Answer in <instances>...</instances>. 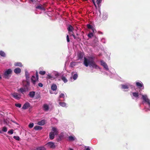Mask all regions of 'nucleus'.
I'll return each mask as SVG.
<instances>
[{
	"instance_id": "obj_35",
	"label": "nucleus",
	"mask_w": 150,
	"mask_h": 150,
	"mask_svg": "<svg viewBox=\"0 0 150 150\" xmlns=\"http://www.w3.org/2000/svg\"><path fill=\"white\" fill-rule=\"evenodd\" d=\"M13 129H11L8 132V133L9 134H12L13 133Z\"/></svg>"
},
{
	"instance_id": "obj_59",
	"label": "nucleus",
	"mask_w": 150,
	"mask_h": 150,
	"mask_svg": "<svg viewBox=\"0 0 150 150\" xmlns=\"http://www.w3.org/2000/svg\"><path fill=\"white\" fill-rule=\"evenodd\" d=\"M76 35H78V34H76Z\"/></svg>"
},
{
	"instance_id": "obj_15",
	"label": "nucleus",
	"mask_w": 150,
	"mask_h": 150,
	"mask_svg": "<svg viewBox=\"0 0 150 150\" xmlns=\"http://www.w3.org/2000/svg\"><path fill=\"white\" fill-rule=\"evenodd\" d=\"M45 123V120H42L38 122V124L40 125H43Z\"/></svg>"
},
{
	"instance_id": "obj_2",
	"label": "nucleus",
	"mask_w": 150,
	"mask_h": 150,
	"mask_svg": "<svg viewBox=\"0 0 150 150\" xmlns=\"http://www.w3.org/2000/svg\"><path fill=\"white\" fill-rule=\"evenodd\" d=\"M22 83L24 87L28 88L30 86V82H29V81H23Z\"/></svg>"
},
{
	"instance_id": "obj_20",
	"label": "nucleus",
	"mask_w": 150,
	"mask_h": 150,
	"mask_svg": "<svg viewBox=\"0 0 150 150\" xmlns=\"http://www.w3.org/2000/svg\"><path fill=\"white\" fill-rule=\"evenodd\" d=\"M83 54L81 52L79 53L78 54V59H82L83 58Z\"/></svg>"
},
{
	"instance_id": "obj_24",
	"label": "nucleus",
	"mask_w": 150,
	"mask_h": 150,
	"mask_svg": "<svg viewBox=\"0 0 150 150\" xmlns=\"http://www.w3.org/2000/svg\"><path fill=\"white\" fill-rule=\"evenodd\" d=\"M34 150H46L45 148L43 146L38 147L36 148V149Z\"/></svg>"
},
{
	"instance_id": "obj_58",
	"label": "nucleus",
	"mask_w": 150,
	"mask_h": 150,
	"mask_svg": "<svg viewBox=\"0 0 150 150\" xmlns=\"http://www.w3.org/2000/svg\"><path fill=\"white\" fill-rule=\"evenodd\" d=\"M1 132H1V131H0V133H1Z\"/></svg>"
},
{
	"instance_id": "obj_46",
	"label": "nucleus",
	"mask_w": 150,
	"mask_h": 150,
	"mask_svg": "<svg viewBox=\"0 0 150 150\" xmlns=\"http://www.w3.org/2000/svg\"><path fill=\"white\" fill-rule=\"evenodd\" d=\"M40 97V95L39 94L37 93L36 94V99H38Z\"/></svg>"
},
{
	"instance_id": "obj_27",
	"label": "nucleus",
	"mask_w": 150,
	"mask_h": 150,
	"mask_svg": "<svg viewBox=\"0 0 150 150\" xmlns=\"http://www.w3.org/2000/svg\"><path fill=\"white\" fill-rule=\"evenodd\" d=\"M62 80L64 82L66 83L67 82V79L64 76H62L61 78Z\"/></svg>"
},
{
	"instance_id": "obj_50",
	"label": "nucleus",
	"mask_w": 150,
	"mask_h": 150,
	"mask_svg": "<svg viewBox=\"0 0 150 150\" xmlns=\"http://www.w3.org/2000/svg\"><path fill=\"white\" fill-rule=\"evenodd\" d=\"M92 0V1L94 5L95 6L96 8H97V6H96V3H95V1H94V0Z\"/></svg>"
},
{
	"instance_id": "obj_39",
	"label": "nucleus",
	"mask_w": 150,
	"mask_h": 150,
	"mask_svg": "<svg viewBox=\"0 0 150 150\" xmlns=\"http://www.w3.org/2000/svg\"><path fill=\"white\" fill-rule=\"evenodd\" d=\"M87 27L88 29H91L93 27L91 25H90L89 24H88L87 25Z\"/></svg>"
},
{
	"instance_id": "obj_17",
	"label": "nucleus",
	"mask_w": 150,
	"mask_h": 150,
	"mask_svg": "<svg viewBox=\"0 0 150 150\" xmlns=\"http://www.w3.org/2000/svg\"><path fill=\"white\" fill-rule=\"evenodd\" d=\"M14 72L16 74H19L21 72V70L19 68H16L14 69Z\"/></svg>"
},
{
	"instance_id": "obj_26",
	"label": "nucleus",
	"mask_w": 150,
	"mask_h": 150,
	"mask_svg": "<svg viewBox=\"0 0 150 150\" xmlns=\"http://www.w3.org/2000/svg\"><path fill=\"white\" fill-rule=\"evenodd\" d=\"M59 104L63 107H65L66 106V104L64 102H60L59 103Z\"/></svg>"
},
{
	"instance_id": "obj_36",
	"label": "nucleus",
	"mask_w": 150,
	"mask_h": 150,
	"mask_svg": "<svg viewBox=\"0 0 150 150\" xmlns=\"http://www.w3.org/2000/svg\"><path fill=\"white\" fill-rule=\"evenodd\" d=\"M13 138L16 139L17 140L19 141L20 139V138L19 136H14Z\"/></svg>"
},
{
	"instance_id": "obj_22",
	"label": "nucleus",
	"mask_w": 150,
	"mask_h": 150,
	"mask_svg": "<svg viewBox=\"0 0 150 150\" xmlns=\"http://www.w3.org/2000/svg\"><path fill=\"white\" fill-rule=\"evenodd\" d=\"M42 127L38 126H35L34 127V129L35 130H41L42 129Z\"/></svg>"
},
{
	"instance_id": "obj_47",
	"label": "nucleus",
	"mask_w": 150,
	"mask_h": 150,
	"mask_svg": "<svg viewBox=\"0 0 150 150\" xmlns=\"http://www.w3.org/2000/svg\"><path fill=\"white\" fill-rule=\"evenodd\" d=\"M101 0H97L96 3L98 5H99V4L101 3Z\"/></svg>"
},
{
	"instance_id": "obj_21",
	"label": "nucleus",
	"mask_w": 150,
	"mask_h": 150,
	"mask_svg": "<svg viewBox=\"0 0 150 150\" xmlns=\"http://www.w3.org/2000/svg\"><path fill=\"white\" fill-rule=\"evenodd\" d=\"M36 8L37 9H39L41 10H44V8L42 6V5H40L36 7Z\"/></svg>"
},
{
	"instance_id": "obj_40",
	"label": "nucleus",
	"mask_w": 150,
	"mask_h": 150,
	"mask_svg": "<svg viewBox=\"0 0 150 150\" xmlns=\"http://www.w3.org/2000/svg\"><path fill=\"white\" fill-rule=\"evenodd\" d=\"M93 33H91L88 34V36L89 38H91L92 37H93Z\"/></svg>"
},
{
	"instance_id": "obj_32",
	"label": "nucleus",
	"mask_w": 150,
	"mask_h": 150,
	"mask_svg": "<svg viewBox=\"0 0 150 150\" xmlns=\"http://www.w3.org/2000/svg\"><path fill=\"white\" fill-rule=\"evenodd\" d=\"M46 72L45 71H39L40 74L42 75H44L45 74Z\"/></svg>"
},
{
	"instance_id": "obj_45",
	"label": "nucleus",
	"mask_w": 150,
	"mask_h": 150,
	"mask_svg": "<svg viewBox=\"0 0 150 150\" xmlns=\"http://www.w3.org/2000/svg\"><path fill=\"white\" fill-rule=\"evenodd\" d=\"M34 125V124L33 123H30L29 125V127L30 128H32Z\"/></svg>"
},
{
	"instance_id": "obj_8",
	"label": "nucleus",
	"mask_w": 150,
	"mask_h": 150,
	"mask_svg": "<svg viewBox=\"0 0 150 150\" xmlns=\"http://www.w3.org/2000/svg\"><path fill=\"white\" fill-rule=\"evenodd\" d=\"M30 106V104L28 102L25 103L22 107V109L25 110L28 109Z\"/></svg>"
},
{
	"instance_id": "obj_7",
	"label": "nucleus",
	"mask_w": 150,
	"mask_h": 150,
	"mask_svg": "<svg viewBox=\"0 0 150 150\" xmlns=\"http://www.w3.org/2000/svg\"><path fill=\"white\" fill-rule=\"evenodd\" d=\"M136 86L138 87L139 89L143 88L142 89L144 88L143 84L142 82H137L136 83Z\"/></svg>"
},
{
	"instance_id": "obj_55",
	"label": "nucleus",
	"mask_w": 150,
	"mask_h": 150,
	"mask_svg": "<svg viewBox=\"0 0 150 150\" xmlns=\"http://www.w3.org/2000/svg\"><path fill=\"white\" fill-rule=\"evenodd\" d=\"M79 39V37H76V39L77 40L78 39Z\"/></svg>"
},
{
	"instance_id": "obj_52",
	"label": "nucleus",
	"mask_w": 150,
	"mask_h": 150,
	"mask_svg": "<svg viewBox=\"0 0 150 150\" xmlns=\"http://www.w3.org/2000/svg\"><path fill=\"white\" fill-rule=\"evenodd\" d=\"M91 29L92 30V31L93 33H94V31H96L95 29L93 28V27L92 28H91Z\"/></svg>"
},
{
	"instance_id": "obj_6",
	"label": "nucleus",
	"mask_w": 150,
	"mask_h": 150,
	"mask_svg": "<svg viewBox=\"0 0 150 150\" xmlns=\"http://www.w3.org/2000/svg\"><path fill=\"white\" fill-rule=\"evenodd\" d=\"M31 82L33 85H35L36 82H38L39 80H37L35 76H32L31 79Z\"/></svg>"
},
{
	"instance_id": "obj_18",
	"label": "nucleus",
	"mask_w": 150,
	"mask_h": 150,
	"mask_svg": "<svg viewBox=\"0 0 150 150\" xmlns=\"http://www.w3.org/2000/svg\"><path fill=\"white\" fill-rule=\"evenodd\" d=\"M43 108L44 110L46 111H48L49 109V107L48 105L47 104H44L43 105Z\"/></svg>"
},
{
	"instance_id": "obj_37",
	"label": "nucleus",
	"mask_w": 150,
	"mask_h": 150,
	"mask_svg": "<svg viewBox=\"0 0 150 150\" xmlns=\"http://www.w3.org/2000/svg\"><path fill=\"white\" fill-rule=\"evenodd\" d=\"M78 77V75L77 74H74L73 76V79L74 80H76V79Z\"/></svg>"
},
{
	"instance_id": "obj_38",
	"label": "nucleus",
	"mask_w": 150,
	"mask_h": 150,
	"mask_svg": "<svg viewBox=\"0 0 150 150\" xmlns=\"http://www.w3.org/2000/svg\"><path fill=\"white\" fill-rule=\"evenodd\" d=\"M7 129L6 127H4L2 129V131L4 132H6L7 131Z\"/></svg>"
},
{
	"instance_id": "obj_49",
	"label": "nucleus",
	"mask_w": 150,
	"mask_h": 150,
	"mask_svg": "<svg viewBox=\"0 0 150 150\" xmlns=\"http://www.w3.org/2000/svg\"><path fill=\"white\" fill-rule=\"evenodd\" d=\"M72 34L70 35H72L73 38H74V39H76V37L75 36V35H74V33L73 32H72Z\"/></svg>"
},
{
	"instance_id": "obj_11",
	"label": "nucleus",
	"mask_w": 150,
	"mask_h": 150,
	"mask_svg": "<svg viewBox=\"0 0 150 150\" xmlns=\"http://www.w3.org/2000/svg\"><path fill=\"white\" fill-rule=\"evenodd\" d=\"M12 72L11 70L9 69L6 71L4 73V75L5 76H7L10 74Z\"/></svg>"
},
{
	"instance_id": "obj_4",
	"label": "nucleus",
	"mask_w": 150,
	"mask_h": 150,
	"mask_svg": "<svg viewBox=\"0 0 150 150\" xmlns=\"http://www.w3.org/2000/svg\"><path fill=\"white\" fill-rule=\"evenodd\" d=\"M142 98L143 100L147 102L149 105V107H150V101L147 98V96L143 95L142 96Z\"/></svg>"
},
{
	"instance_id": "obj_30",
	"label": "nucleus",
	"mask_w": 150,
	"mask_h": 150,
	"mask_svg": "<svg viewBox=\"0 0 150 150\" xmlns=\"http://www.w3.org/2000/svg\"><path fill=\"white\" fill-rule=\"evenodd\" d=\"M76 64V63L75 62H72L70 63V66L71 67H73Z\"/></svg>"
},
{
	"instance_id": "obj_14",
	"label": "nucleus",
	"mask_w": 150,
	"mask_h": 150,
	"mask_svg": "<svg viewBox=\"0 0 150 150\" xmlns=\"http://www.w3.org/2000/svg\"><path fill=\"white\" fill-rule=\"evenodd\" d=\"M35 92L34 91H30L29 92L28 95L31 98H33L34 97L35 95Z\"/></svg>"
},
{
	"instance_id": "obj_43",
	"label": "nucleus",
	"mask_w": 150,
	"mask_h": 150,
	"mask_svg": "<svg viewBox=\"0 0 150 150\" xmlns=\"http://www.w3.org/2000/svg\"><path fill=\"white\" fill-rule=\"evenodd\" d=\"M64 94L63 93H61L59 96V98H64Z\"/></svg>"
},
{
	"instance_id": "obj_13",
	"label": "nucleus",
	"mask_w": 150,
	"mask_h": 150,
	"mask_svg": "<svg viewBox=\"0 0 150 150\" xmlns=\"http://www.w3.org/2000/svg\"><path fill=\"white\" fill-rule=\"evenodd\" d=\"M25 76L26 80L29 81L30 78V74L27 70H25Z\"/></svg>"
},
{
	"instance_id": "obj_53",
	"label": "nucleus",
	"mask_w": 150,
	"mask_h": 150,
	"mask_svg": "<svg viewBox=\"0 0 150 150\" xmlns=\"http://www.w3.org/2000/svg\"><path fill=\"white\" fill-rule=\"evenodd\" d=\"M35 0H29V2L30 3H31V2H33Z\"/></svg>"
},
{
	"instance_id": "obj_51",
	"label": "nucleus",
	"mask_w": 150,
	"mask_h": 150,
	"mask_svg": "<svg viewBox=\"0 0 150 150\" xmlns=\"http://www.w3.org/2000/svg\"><path fill=\"white\" fill-rule=\"evenodd\" d=\"M38 86L40 87H42L43 86V84L42 83H38Z\"/></svg>"
},
{
	"instance_id": "obj_19",
	"label": "nucleus",
	"mask_w": 150,
	"mask_h": 150,
	"mask_svg": "<svg viewBox=\"0 0 150 150\" xmlns=\"http://www.w3.org/2000/svg\"><path fill=\"white\" fill-rule=\"evenodd\" d=\"M57 86L55 84H53L51 86V89L53 91L56 90L57 89Z\"/></svg>"
},
{
	"instance_id": "obj_29",
	"label": "nucleus",
	"mask_w": 150,
	"mask_h": 150,
	"mask_svg": "<svg viewBox=\"0 0 150 150\" xmlns=\"http://www.w3.org/2000/svg\"><path fill=\"white\" fill-rule=\"evenodd\" d=\"M0 55L2 57H4L5 56V53L3 51H0Z\"/></svg>"
},
{
	"instance_id": "obj_3",
	"label": "nucleus",
	"mask_w": 150,
	"mask_h": 150,
	"mask_svg": "<svg viewBox=\"0 0 150 150\" xmlns=\"http://www.w3.org/2000/svg\"><path fill=\"white\" fill-rule=\"evenodd\" d=\"M12 96L15 98L19 100L21 98L20 96H19L18 93H12L11 94Z\"/></svg>"
},
{
	"instance_id": "obj_57",
	"label": "nucleus",
	"mask_w": 150,
	"mask_h": 150,
	"mask_svg": "<svg viewBox=\"0 0 150 150\" xmlns=\"http://www.w3.org/2000/svg\"><path fill=\"white\" fill-rule=\"evenodd\" d=\"M1 75L0 74V79H1Z\"/></svg>"
},
{
	"instance_id": "obj_56",
	"label": "nucleus",
	"mask_w": 150,
	"mask_h": 150,
	"mask_svg": "<svg viewBox=\"0 0 150 150\" xmlns=\"http://www.w3.org/2000/svg\"><path fill=\"white\" fill-rule=\"evenodd\" d=\"M69 150H74L73 149H72L70 148L69 149Z\"/></svg>"
},
{
	"instance_id": "obj_25",
	"label": "nucleus",
	"mask_w": 150,
	"mask_h": 150,
	"mask_svg": "<svg viewBox=\"0 0 150 150\" xmlns=\"http://www.w3.org/2000/svg\"><path fill=\"white\" fill-rule=\"evenodd\" d=\"M15 65L16 66H18L21 67L23 66V65L21 62H18L15 63Z\"/></svg>"
},
{
	"instance_id": "obj_41",
	"label": "nucleus",
	"mask_w": 150,
	"mask_h": 150,
	"mask_svg": "<svg viewBox=\"0 0 150 150\" xmlns=\"http://www.w3.org/2000/svg\"><path fill=\"white\" fill-rule=\"evenodd\" d=\"M35 74L36 76V79L37 80H39V76L38 75V73L37 71H36Z\"/></svg>"
},
{
	"instance_id": "obj_1",
	"label": "nucleus",
	"mask_w": 150,
	"mask_h": 150,
	"mask_svg": "<svg viewBox=\"0 0 150 150\" xmlns=\"http://www.w3.org/2000/svg\"><path fill=\"white\" fill-rule=\"evenodd\" d=\"M84 59L83 64L86 67L89 66L90 67H92L96 69L99 68V66L97 65L94 61V57H88L87 58L84 57Z\"/></svg>"
},
{
	"instance_id": "obj_28",
	"label": "nucleus",
	"mask_w": 150,
	"mask_h": 150,
	"mask_svg": "<svg viewBox=\"0 0 150 150\" xmlns=\"http://www.w3.org/2000/svg\"><path fill=\"white\" fill-rule=\"evenodd\" d=\"M122 88L123 89H127L129 87L127 85H122Z\"/></svg>"
},
{
	"instance_id": "obj_44",
	"label": "nucleus",
	"mask_w": 150,
	"mask_h": 150,
	"mask_svg": "<svg viewBox=\"0 0 150 150\" xmlns=\"http://www.w3.org/2000/svg\"><path fill=\"white\" fill-rule=\"evenodd\" d=\"M101 63V65L103 66L105 65L106 63L104 61H100Z\"/></svg>"
},
{
	"instance_id": "obj_9",
	"label": "nucleus",
	"mask_w": 150,
	"mask_h": 150,
	"mask_svg": "<svg viewBox=\"0 0 150 150\" xmlns=\"http://www.w3.org/2000/svg\"><path fill=\"white\" fill-rule=\"evenodd\" d=\"M67 29L68 30V33L70 34H71V32H73V30H74V28L71 25H69L68 27L67 28Z\"/></svg>"
},
{
	"instance_id": "obj_23",
	"label": "nucleus",
	"mask_w": 150,
	"mask_h": 150,
	"mask_svg": "<svg viewBox=\"0 0 150 150\" xmlns=\"http://www.w3.org/2000/svg\"><path fill=\"white\" fill-rule=\"evenodd\" d=\"M133 96L135 98H138L139 97V93L138 92H133L132 93Z\"/></svg>"
},
{
	"instance_id": "obj_16",
	"label": "nucleus",
	"mask_w": 150,
	"mask_h": 150,
	"mask_svg": "<svg viewBox=\"0 0 150 150\" xmlns=\"http://www.w3.org/2000/svg\"><path fill=\"white\" fill-rule=\"evenodd\" d=\"M52 130L54 132V134L55 135H57L58 133V131L57 128L55 127H52Z\"/></svg>"
},
{
	"instance_id": "obj_31",
	"label": "nucleus",
	"mask_w": 150,
	"mask_h": 150,
	"mask_svg": "<svg viewBox=\"0 0 150 150\" xmlns=\"http://www.w3.org/2000/svg\"><path fill=\"white\" fill-rule=\"evenodd\" d=\"M69 141H74L75 140L74 138L72 136H70L69 137Z\"/></svg>"
},
{
	"instance_id": "obj_34",
	"label": "nucleus",
	"mask_w": 150,
	"mask_h": 150,
	"mask_svg": "<svg viewBox=\"0 0 150 150\" xmlns=\"http://www.w3.org/2000/svg\"><path fill=\"white\" fill-rule=\"evenodd\" d=\"M15 105L17 107H18L19 108H20L21 107V104L20 103H15Z\"/></svg>"
},
{
	"instance_id": "obj_5",
	"label": "nucleus",
	"mask_w": 150,
	"mask_h": 150,
	"mask_svg": "<svg viewBox=\"0 0 150 150\" xmlns=\"http://www.w3.org/2000/svg\"><path fill=\"white\" fill-rule=\"evenodd\" d=\"M46 145H47L50 148L54 149L55 148L54 143L52 142H49Z\"/></svg>"
},
{
	"instance_id": "obj_12",
	"label": "nucleus",
	"mask_w": 150,
	"mask_h": 150,
	"mask_svg": "<svg viewBox=\"0 0 150 150\" xmlns=\"http://www.w3.org/2000/svg\"><path fill=\"white\" fill-rule=\"evenodd\" d=\"M55 134H54V132H51L49 134V137L51 139H53L54 138Z\"/></svg>"
},
{
	"instance_id": "obj_42",
	"label": "nucleus",
	"mask_w": 150,
	"mask_h": 150,
	"mask_svg": "<svg viewBox=\"0 0 150 150\" xmlns=\"http://www.w3.org/2000/svg\"><path fill=\"white\" fill-rule=\"evenodd\" d=\"M103 67H104V68H105L106 70H108V66L106 64Z\"/></svg>"
},
{
	"instance_id": "obj_48",
	"label": "nucleus",
	"mask_w": 150,
	"mask_h": 150,
	"mask_svg": "<svg viewBox=\"0 0 150 150\" xmlns=\"http://www.w3.org/2000/svg\"><path fill=\"white\" fill-rule=\"evenodd\" d=\"M67 42H70L69 38L68 35H67Z\"/></svg>"
},
{
	"instance_id": "obj_33",
	"label": "nucleus",
	"mask_w": 150,
	"mask_h": 150,
	"mask_svg": "<svg viewBox=\"0 0 150 150\" xmlns=\"http://www.w3.org/2000/svg\"><path fill=\"white\" fill-rule=\"evenodd\" d=\"M47 78L52 80H53L54 79V78L50 74H48L47 77Z\"/></svg>"
},
{
	"instance_id": "obj_10",
	"label": "nucleus",
	"mask_w": 150,
	"mask_h": 150,
	"mask_svg": "<svg viewBox=\"0 0 150 150\" xmlns=\"http://www.w3.org/2000/svg\"><path fill=\"white\" fill-rule=\"evenodd\" d=\"M28 88L24 87V88H21L19 89V91L22 93L23 94V93L24 92H26L28 91Z\"/></svg>"
},
{
	"instance_id": "obj_54",
	"label": "nucleus",
	"mask_w": 150,
	"mask_h": 150,
	"mask_svg": "<svg viewBox=\"0 0 150 150\" xmlns=\"http://www.w3.org/2000/svg\"><path fill=\"white\" fill-rule=\"evenodd\" d=\"M86 150H90V149L89 147H87L86 148Z\"/></svg>"
}]
</instances>
